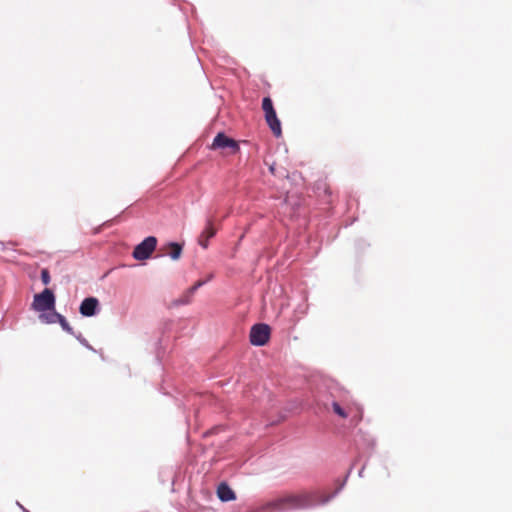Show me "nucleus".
I'll list each match as a JSON object with an SVG mask.
<instances>
[{"instance_id":"nucleus-1","label":"nucleus","mask_w":512,"mask_h":512,"mask_svg":"<svg viewBox=\"0 0 512 512\" xmlns=\"http://www.w3.org/2000/svg\"><path fill=\"white\" fill-rule=\"evenodd\" d=\"M317 496V493L309 491L287 494L263 504L257 509V512H274L286 509L308 508L319 502Z\"/></svg>"},{"instance_id":"nucleus-2","label":"nucleus","mask_w":512,"mask_h":512,"mask_svg":"<svg viewBox=\"0 0 512 512\" xmlns=\"http://www.w3.org/2000/svg\"><path fill=\"white\" fill-rule=\"evenodd\" d=\"M33 308L36 311L44 312L47 310H54L55 307V296L53 292L46 288L41 293L34 296Z\"/></svg>"},{"instance_id":"nucleus-3","label":"nucleus","mask_w":512,"mask_h":512,"mask_svg":"<svg viewBox=\"0 0 512 512\" xmlns=\"http://www.w3.org/2000/svg\"><path fill=\"white\" fill-rule=\"evenodd\" d=\"M157 246V239L154 236H149L145 238L141 243H139L133 250L132 256L136 260H146L150 258L153 251Z\"/></svg>"},{"instance_id":"nucleus-4","label":"nucleus","mask_w":512,"mask_h":512,"mask_svg":"<svg viewBox=\"0 0 512 512\" xmlns=\"http://www.w3.org/2000/svg\"><path fill=\"white\" fill-rule=\"evenodd\" d=\"M270 327L267 324H255L250 330V342L255 346H263L270 339Z\"/></svg>"},{"instance_id":"nucleus-5","label":"nucleus","mask_w":512,"mask_h":512,"mask_svg":"<svg viewBox=\"0 0 512 512\" xmlns=\"http://www.w3.org/2000/svg\"><path fill=\"white\" fill-rule=\"evenodd\" d=\"M211 149H228L229 154H236L239 151V145L224 133H218L212 142Z\"/></svg>"},{"instance_id":"nucleus-6","label":"nucleus","mask_w":512,"mask_h":512,"mask_svg":"<svg viewBox=\"0 0 512 512\" xmlns=\"http://www.w3.org/2000/svg\"><path fill=\"white\" fill-rule=\"evenodd\" d=\"M99 308V301L95 297L85 298L79 307V312L85 317L94 316Z\"/></svg>"},{"instance_id":"nucleus-7","label":"nucleus","mask_w":512,"mask_h":512,"mask_svg":"<svg viewBox=\"0 0 512 512\" xmlns=\"http://www.w3.org/2000/svg\"><path fill=\"white\" fill-rule=\"evenodd\" d=\"M216 234V228L214 227V219L209 218L206 222V227L202 231V233L198 237V244L206 249L208 247V242L211 238H213Z\"/></svg>"},{"instance_id":"nucleus-8","label":"nucleus","mask_w":512,"mask_h":512,"mask_svg":"<svg viewBox=\"0 0 512 512\" xmlns=\"http://www.w3.org/2000/svg\"><path fill=\"white\" fill-rule=\"evenodd\" d=\"M264 115H265L266 123L269 126V128L271 129L272 133L276 137H280L282 135V128H281L280 120L278 119V117L276 115L275 109L265 112Z\"/></svg>"},{"instance_id":"nucleus-9","label":"nucleus","mask_w":512,"mask_h":512,"mask_svg":"<svg viewBox=\"0 0 512 512\" xmlns=\"http://www.w3.org/2000/svg\"><path fill=\"white\" fill-rule=\"evenodd\" d=\"M164 254L171 257L172 260H178L182 255L183 246L176 242H170L162 248Z\"/></svg>"},{"instance_id":"nucleus-10","label":"nucleus","mask_w":512,"mask_h":512,"mask_svg":"<svg viewBox=\"0 0 512 512\" xmlns=\"http://www.w3.org/2000/svg\"><path fill=\"white\" fill-rule=\"evenodd\" d=\"M217 495L221 501L235 500L236 495L234 491L226 483H221L217 488Z\"/></svg>"},{"instance_id":"nucleus-11","label":"nucleus","mask_w":512,"mask_h":512,"mask_svg":"<svg viewBox=\"0 0 512 512\" xmlns=\"http://www.w3.org/2000/svg\"><path fill=\"white\" fill-rule=\"evenodd\" d=\"M194 294L190 293V290L187 289L177 300L174 301L175 305H186L191 303Z\"/></svg>"},{"instance_id":"nucleus-12","label":"nucleus","mask_w":512,"mask_h":512,"mask_svg":"<svg viewBox=\"0 0 512 512\" xmlns=\"http://www.w3.org/2000/svg\"><path fill=\"white\" fill-rule=\"evenodd\" d=\"M58 317H59V313L54 311L49 314H41L40 320L44 323H55V322H57Z\"/></svg>"},{"instance_id":"nucleus-13","label":"nucleus","mask_w":512,"mask_h":512,"mask_svg":"<svg viewBox=\"0 0 512 512\" xmlns=\"http://www.w3.org/2000/svg\"><path fill=\"white\" fill-rule=\"evenodd\" d=\"M57 322L61 325L63 330H65L66 332H68L70 334L74 333L73 328L70 326V324L67 322L66 318L63 315L59 314Z\"/></svg>"},{"instance_id":"nucleus-14","label":"nucleus","mask_w":512,"mask_h":512,"mask_svg":"<svg viewBox=\"0 0 512 512\" xmlns=\"http://www.w3.org/2000/svg\"><path fill=\"white\" fill-rule=\"evenodd\" d=\"M332 409H333L334 413H336L341 418H347L348 417V413L340 406L339 403L333 402L332 403Z\"/></svg>"},{"instance_id":"nucleus-15","label":"nucleus","mask_w":512,"mask_h":512,"mask_svg":"<svg viewBox=\"0 0 512 512\" xmlns=\"http://www.w3.org/2000/svg\"><path fill=\"white\" fill-rule=\"evenodd\" d=\"M262 109H263L264 113L274 109L273 103H272V100L270 97L263 98Z\"/></svg>"},{"instance_id":"nucleus-16","label":"nucleus","mask_w":512,"mask_h":512,"mask_svg":"<svg viewBox=\"0 0 512 512\" xmlns=\"http://www.w3.org/2000/svg\"><path fill=\"white\" fill-rule=\"evenodd\" d=\"M211 278H212V275H210V276L208 277V279H207V280H198V281H197L193 286H191V287L189 288L190 293L195 294V292L197 291V289H199L201 286H203V285H204L207 281H209Z\"/></svg>"},{"instance_id":"nucleus-17","label":"nucleus","mask_w":512,"mask_h":512,"mask_svg":"<svg viewBox=\"0 0 512 512\" xmlns=\"http://www.w3.org/2000/svg\"><path fill=\"white\" fill-rule=\"evenodd\" d=\"M50 274L48 269H42L41 271V280L43 284L48 285L50 283Z\"/></svg>"},{"instance_id":"nucleus-18","label":"nucleus","mask_w":512,"mask_h":512,"mask_svg":"<svg viewBox=\"0 0 512 512\" xmlns=\"http://www.w3.org/2000/svg\"><path fill=\"white\" fill-rule=\"evenodd\" d=\"M269 169H270L271 173H273V174H274V171H275L274 167H273V166H270V168H269Z\"/></svg>"},{"instance_id":"nucleus-19","label":"nucleus","mask_w":512,"mask_h":512,"mask_svg":"<svg viewBox=\"0 0 512 512\" xmlns=\"http://www.w3.org/2000/svg\"><path fill=\"white\" fill-rule=\"evenodd\" d=\"M328 500H329V498H325V499L321 500V502L326 503Z\"/></svg>"}]
</instances>
